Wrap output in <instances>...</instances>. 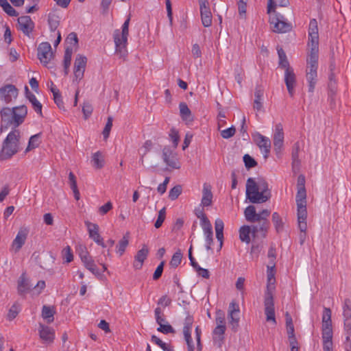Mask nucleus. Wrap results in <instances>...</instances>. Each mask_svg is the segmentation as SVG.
Segmentation results:
<instances>
[{
	"instance_id": "1",
	"label": "nucleus",
	"mask_w": 351,
	"mask_h": 351,
	"mask_svg": "<svg viewBox=\"0 0 351 351\" xmlns=\"http://www.w3.org/2000/svg\"><path fill=\"white\" fill-rule=\"evenodd\" d=\"M27 114V108L25 105L15 106L12 108L3 107L0 110V131L6 130L11 125L14 128L3 142L0 152V160H8L19 152L20 131L16 128L24 122Z\"/></svg>"
},
{
	"instance_id": "2",
	"label": "nucleus",
	"mask_w": 351,
	"mask_h": 351,
	"mask_svg": "<svg viewBox=\"0 0 351 351\" xmlns=\"http://www.w3.org/2000/svg\"><path fill=\"white\" fill-rule=\"evenodd\" d=\"M279 58L278 66L285 69V83L289 95L293 97L295 93V88L297 84L296 75L293 69L290 66L285 51L281 47L277 48Z\"/></svg>"
},
{
	"instance_id": "3",
	"label": "nucleus",
	"mask_w": 351,
	"mask_h": 351,
	"mask_svg": "<svg viewBox=\"0 0 351 351\" xmlns=\"http://www.w3.org/2000/svg\"><path fill=\"white\" fill-rule=\"evenodd\" d=\"M246 197H271V192L267 182L263 178H249L246 182Z\"/></svg>"
},
{
	"instance_id": "4",
	"label": "nucleus",
	"mask_w": 351,
	"mask_h": 351,
	"mask_svg": "<svg viewBox=\"0 0 351 351\" xmlns=\"http://www.w3.org/2000/svg\"><path fill=\"white\" fill-rule=\"evenodd\" d=\"M131 15L129 14L128 19L125 21L122 25V30H116L114 33V40L116 47V53L119 55L120 58H124L127 55V43L128 36L129 35V24Z\"/></svg>"
},
{
	"instance_id": "5",
	"label": "nucleus",
	"mask_w": 351,
	"mask_h": 351,
	"mask_svg": "<svg viewBox=\"0 0 351 351\" xmlns=\"http://www.w3.org/2000/svg\"><path fill=\"white\" fill-rule=\"evenodd\" d=\"M269 22L274 25L273 31L276 33H286L292 29L291 23L287 22L285 16L277 12L270 16Z\"/></svg>"
},
{
	"instance_id": "6",
	"label": "nucleus",
	"mask_w": 351,
	"mask_h": 351,
	"mask_svg": "<svg viewBox=\"0 0 351 351\" xmlns=\"http://www.w3.org/2000/svg\"><path fill=\"white\" fill-rule=\"evenodd\" d=\"M264 306L267 322H271L274 324H276L274 297L272 292L269 290L265 293Z\"/></svg>"
},
{
	"instance_id": "7",
	"label": "nucleus",
	"mask_w": 351,
	"mask_h": 351,
	"mask_svg": "<svg viewBox=\"0 0 351 351\" xmlns=\"http://www.w3.org/2000/svg\"><path fill=\"white\" fill-rule=\"evenodd\" d=\"M37 56L43 65L47 66L53 57L51 46L48 42L41 43L37 49Z\"/></svg>"
},
{
	"instance_id": "8",
	"label": "nucleus",
	"mask_w": 351,
	"mask_h": 351,
	"mask_svg": "<svg viewBox=\"0 0 351 351\" xmlns=\"http://www.w3.org/2000/svg\"><path fill=\"white\" fill-rule=\"evenodd\" d=\"M86 62L87 58L86 56L81 54H78L76 56L73 68V82H77L78 83L84 77Z\"/></svg>"
},
{
	"instance_id": "9",
	"label": "nucleus",
	"mask_w": 351,
	"mask_h": 351,
	"mask_svg": "<svg viewBox=\"0 0 351 351\" xmlns=\"http://www.w3.org/2000/svg\"><path fill=\"white\" fill-rule=\"evenodd\" d=\"M86 62L87 58L86 56L81 54H78L76 56L73 68V82H77L78 83L84 77Z\"/></svg>"
},
{
	"instance_id": "10",
	"label": "nucleus",
	"mask_w": 351,
	"mask_h": 351,
	"mask_svg": "<svg viewBox=\"0 0 351 351\" xmlns=\"http://www.w3.org/2000/svg\"><path fill=\"white\" fill-rule=\"evenodd\" d=\"M19 95L18 88L12 84H6L0 88V100L9 104L16 99Z\"/></svg>"
},
{
	"instance_id": "11",
	"label": "nucleus",
	"mask_w": 351,
	"mask_h": 351,
	"mask_svg": "<svg viewBox=\"0 0 351 351\" xmlns=\"http://www.w3.org/2000/svg\"><path fill=\"white\" fill-rule=\"evenodd\" d=\"M239 307L238 304L232 302L229 305L228 318L229 324L232 327V330L234 332L237 331L239 322Z\"/></svg>"
},
{
	"instance_id": "12",
	"label": "nucleus",
	"mask_w": 351,
	"mask_h": 351,
	"mask_svg": "<svg viewBox=\"0 0 351 351\" xmlns=\"http://www.w3.org/2000/svg\"><path fill=\"white\" fill-rule=\"evenodd\" d=\"M17 21L19 25L18 29L25 36L29 37L35 27V23L31 17L27 15L22 16L18 18Z\"/></svg>"
},
{
	"instance_id": "13",
	"label": "nucleus",
	"mask_w": 351,
	"mask_h": 351,
	"mask_svg": "<svg viewBox=\"0 0 351 351\" xmlns=\"http://www.w3.org/2000/svg\"><path fill=\"white\" fill-rule=\"evenodd\" d=\"M199 3L202 25L206 27H210L212 25V14L208 1L207 0H199Z\"/></svg>"
},
{
	"instance_id": "14",
	"label": "nucleus",
	"mask_w": 351,
	"mask_h": 351,
	"mask_svg": "<svg viewBox=\"0 0 351 351\" xmlns=\"http://www.w3.org/2000/svg\"><path fill=\"white\" fill-rule=\"evenodd\" d=\"M85 225L87 227L89 237L93 239L97 244L101 245L102 247H106V245L104 243L103 238L99 233V226L88 221H85Z\"/></svg>"
},
{
	"instance_id": "15",
	"label": "nucleus",
	"mask_w": 351,
	"mask_h": 351,
	"mask_svg": "<svg viewBox=\"0 0 351 351\" xmlns=\"http://www.w3.org/2000/svg\"><path fill=\"white\" fill-rule=\"evenodd\" d=\"M29 230L26 228H21L19 230L12 243V248L14 252H18L25 244L27 238Z\"/></svg>"
},
{
	"instance_id": "16",
	"label": "nucleus",
	"mask_w": 351,
	"mask_h": 351,
	"mask_svg": "<svg viewBox=\"0 0 351 351\" xmlns=\"http://www.w3.org/2000/svg\"><path fill=\"white\" fill-rule=\"evenodd\" d=\"M162 159L164 162L172 169H179L180 165L178 162L176 154L173 152L169 147H165L162 149Z\"/></svg>"
},
{
	"instance_id": "17",
	"label": "nucleus",
	"mask_w": 351,
	"mask_h": 351,
	"mask_svg": "<svg viewBox=\"0 0 351 351\" xmlns=\"http://www.w3.org/2000/svg\"><path fill=\"white\" fill-rule=\"evenodd\" d=\"M38 332L40 338L44 343L48 344L53 343L55 338V332L52 328L43 324H40Z\"/></svg>"
},
{
	"instance_id": "18",
	"label": "nucleus",
	"mask_w": 351,
	"mask_h": 351,
	"mask_svg": "<svg viewBox=\"0 0 351 351\" xmlns=\"http://www.w3.org/2000/svg\"><path fill=\"white\" fill-rule=\"evenodd\" d=\"M284 142V132L283 128L281 123L276 125L275 132L274 134V147L276 154L280 152L283 146Z\"/></svg>"
},
{
	"instance_id": "19",
	"label": "nucleus",
	"mask_w": 351,
	"mask_h": 351,
	"mask_svg": "<svg viewBox=\"0 0 351 351\" xmlns=\"http://www.w3.org/2000/svg\"><path fill=\"white\" fill-rule=\"evenodd\" d=\"M322 339L324 351H332V326H322Z\"/></svg>"
},
{
	"instance_id": "20",
	"label": "nucleus",
	"mask_w": 351,
	"mask_h": 351,
	"mask_svg": "<svg viewBox=\"0 0 351 351\" xmlns=\"http://www.w3.org/2000/svg\"><path fill=\"white\" fill-rule=\"evenodd\" d=\"M33 287L29 282V280L26 277L25 273H23L18 280L17 291L18 293L25 297V295L30 291Z\"/></svg>"
},
{
	"instance_id": "21",
	"label": "nucleus",
	"mask_w": 351,
	"mask_h": 351,
	"mask_svg": "<svg viewBox=\"0 0 351 351\" xmlns=\"http://www.w3.org/2000/svg\"><path fill=\"white\" fill-rule=\"evenodd\" d=\"M257 224L251 226L252 229V237L256 238L261 233V237L265 238L270 226L269 221H257Z\"/></svg>"
},
{
	"instance_id": "22",
	"label": "nucleus",
	"mask_w": 351,
	"mask_h": 351,
	"mask_svg": "<svg viewBox=\"0 0 351 351\" xmlns=\"http://www.w3.org/2000/svg\"><path fill=\"white\" fill-rule=\"evenodd\" d=\"M310 52L307 58L308 65L318 66L319 43H308Z\"/></svg>"
},
{
	"instance_id": "23",
	"label": "nucleus",
	"mask_w": 351,
	"mask_h": 351,
	"mask_svg": "<svg viewBox=\"0 0 351 351\" xmlns=\"http://www.w3.org/2000/svg\"><path fill=\"white\" fill-rule=\"evenodd\" d=\"M226 326H216L213 331V341L215 346L221 348L224 342Z\"/></svg>"
},
{
	"instance_id": "24",
	"label": "nucleus",
	"mask_w": 351,
	"mask_h": 351,
	"mask_svg": "<svg viewBox=\"0 0 351 351\" xmlns=\"http://www.w3.org/2000/svg\"><path fill=\"white\" fill-rule=\"evenodd\" d=\"M318 66L308 65L306 71V79L308 82V92L313 93L317 83V70Z\"/></svg>"
},
{
	"instance_id": "25",
	"label": "nucleus",
	"mask_w": 351,
	"mask_h": 351,
	"mask_svg": "<svg viewBox=\"0 0 351 351\" xmlns=\"http://www.w3.org/2000/svg\"><path fill=\"white\" fill-rule=\"evenodd\" d=\"M149 254V249L146 245H143L142 249L139 250L134 256V262L133 264L135 269H141L145 260L147 258Z\"/></svg>"
},
{
	"instance_id": "26",
	"label": "nucleus",
	"mask_w": 351,
	"mask_h": 351,
	"mask_svg": "<svg viewBox=\"0 0 351 351\" xmlns=\"http://www.w3.org/2000/svg\"><path fill=\"white\" fill-rule=\"evenodd\" d=\"M25 93L26 97L28 99L29 102L32 104V106L35 110V112L38 114L40 117H43L42 113V108L43 106L41 103L36 99V96L29 91L28 87L25 86Z\"/></svg>"
},
{
	"instance_id": "27",
	"label": "nucleus",
	"mask_w": 351,
	"mask_h": 351,
	"mask_svg": "<svg viewBox=\"0 0 351 351\" xmlns=\"http://www.w3.org/2000/svg\"><path fill=\"white\" fill-rule=\"evenodd\" d=\"M308 43H319L318 25L315 19H311L309 23Z\"/></svg>"
},
{
	"instance_id": "28",
	"label": "nucleus",
	"mask_w": 351,
	"mask_h": 351,
	"mask_svg": "<svg viewBox=\"0 0 351 351\" xmlns=\"http://www.w3.org/2000/svg\"><path fill=\"white\" fill-rule=\"evenodd\" d=\"M201 226L203 229L204 234L206 239V248L207 250H210L211 245L213 243V232L212 225L210 222L206 224H202Z\"/></svg>"
},
{
	"instance_id": "29",
	"label": "nucleus",
	"mask_w": 351,
	"mask_h": 351,
	"mask_svg": "<svg viewBox=\"0 0 351 351\" xmlns=\"http://www.w3.org/2000/svg\"><path fill=\"white\" fill-rule=\"evenodd\" d=\"M298 219L306 220V199H296Z\"/></svg>"
},
{
	"instance_id": "30",
	"label": "nucleus",
	"mask_w": 351,
	"mask_h": 351,
	"mask_svg": "<svg viewBox=\"0 0 351 351\" xmlns=\"http://www.w3.org/2000/svg\"><path fill=\"white\" fill-rule=\"evenodd\" d=\"M300 149V147L299 142H296L293 146L291 152L292 168L294 172L298 171L300 166V160L299 159Z\"/></svg>"
},
{
	"instance_id": "31",
	"label": "nucleus",
	"mask_w": 351,
	"mask_h": 351,
	"mask_svg": "<svg viewBox=\"0 0 351 351\" xmlns=\"http://www.w3.org/2000/svg\"><path fill=\"white\" fill-rule=\"evenodd\" d=\"M223 228L224 223L221 219H217L215 222V229L216 233V238L219 242V247L218 251L221 250L223 243Z\"/></svg>"
},
{
	"instance_id": "32",
	"label": "nucleus",
	"mask_w": 351,
	"mask_h": 351,
	"mask_svg": "<svg viewBox=\"0 0 351 351\" xmlns=\"http://www.w3.org/2000/svg\"><path fill=\"white\" fill-rule=\"evenodd\" d=\"M264 95V90L262 87L258 86L256 87L254 92V101L253 108L257 111L261 110L263 108V97Z\"/></svg>"
},
{
	"instance_id": "33",
	"label": "nucleus",
	"mask_w": 351,
	"mask_h": 351,
	"mask_svg": "<svg viewBox=\"0 0 351 351\" xmlns=\"http://www.w3.org/2000/svg\"><path fill=\"white\" fill-rule=\"evenodd\" d=\"M245 219L251 223H254L259 220L258 214L256 213L255 206H248L244 210Z\"/></svg>"
},
{
	"instance_id": "34",
	"label": "nucleus",
	"mask_w": 351,
	"mask_h": 351,
	"mask_svg": "<svg viewBox=\"0 0 351 351\" xmlns=\"http://www.w3.org/2000/svg\"><path fill=\"white\" fill-rule=\"evenodd\" d=\"M82 262L87 269L91 271L95 276H99L101 273L97 269L94 261L90 256L82 257Z\"/></svg>"
},
{
	"instance_id": "35",
	"label": "nucleus",
	"mask_w": 351,
	"mask_h": 351,
	"mask_svg": "<svg viewBox=\"0 0 351 351\" xmlns=\"http://www.w3.org/2000/svg\"><path fill=\"white\" fill-rule=\"evenodd\" d=\"M91 162L93 167L95 169H101L105 164L104 156L103 154L100 151L94 153L92 156Z\"/></svg>"
},
{
	"instance_id": "36",
	"label": "nucleus",
	"mask_w": 351,
	"mask_h": 351,
	"mask_svg": "<svg viewBox=\"0 0 351 351\" xmlns=\"http://www.w3.org/2000/svg\"><path fill=\"white\" fill-rule=\"evenodd\" d=\"M250 234L252 235V229L250 226H243L239 230V238L243 242L250 243Z\"/></svg>"
},
{
	"instance_id": "37",
	"label": "nucleus",
	"mask_w": 351,
	"mask_h": 351,
	"mask_svg": "<svg viewBox=\"0 0 351 351\" xmlns=\"http://www.w3.org/2000/svg\"><path fill=\"white\" fill-rule=\"evenodd\" d=\"M180 113V117L184 121H193V117L191 116V110L189 108L187 104L184 102H181L179 104Z\"/></svg>"
},
{
	"instance_id": "38",
	"label": "nucleus",
	"mask_w": 351,
	"mask_h": 351,
	"mask_svg": "<svg viewBox=\"0 0 351 351\" xmlns=\"http://www.w3.org/2000/svg\"><path fill=\"white\" fill-rule=\"evenodd\" d=\"M298 192L296 197H306L305 189V177L300 175L298 178L297 182Z\"/></svg>"
},
{
	"instance_id": "39",
	"label": "nucleus",
	"mask_w": 351,
	"mask_h": 351,
	"mask_svg": "<svg viewBox=\"0 0 351 351\" xmlns=\"http://www.w3.org/2000/svg\"><path fill=\"white\" fill-rule=\"evenodd\" d=\"M259 138L260 141L258 142V145L261 149H264V157L266 158L270 152L271 141L268 138L263 135H260Z\"/></svg>"
},
{
	"instance_id": "40",
	"label": "nucleus",
	"mask_w": 351,
	"mask_h": 351,
	"mask_svg": "<svg viewBox=\"0 0 351 351\" xmlns=\"http://www.w3.org/2000/svg\"><path fill=\"white\" fill-rule=\"evenodd\" d=\"M49 29L51 32H56L60 25V18L54 13H49L47 19Z\"/></svg>"
},
{
	"instance_id": "41",
	"label": "nucleus",
	"mask_w": 351,
	"mask_h": 351,
	"mask_svg": "<svg viewBox=\"0 0 351 351\" xmlns=\"http://www.w3.org/2000/svg\"><path fill=\"white\" fill-rule=\"evenodd\" d=\"M272 222L277 233H280L284 229V222L280 215L275 212L272 214Z\"/></svg>"
},
{
	"instance_id": "42",
	"label": "nucleus",
	"mask_w": 351,
	"mask_h": 351,
	"mask_svg": "<svg viewBox=\"0 0 351 351\" xmlns=\"http://www.w3.org/2000/svg\"><path fill=\"white\" fill-rule=\"evenodd\" d=\"M0 6L3 8V11L10 16H17L19 15V13L7 0H0Z\"/></svg>"
},
{
	"instance_id": "43",
	"label": "nucleus",
	"mask_w": 351,
	"mask_h": 351,
	"mask_svg": "<svg viewBox=\"0 0 351 351\" xmlns=\"http://www.w3.org/2000/svg\"><path fill=\"white\" fill-rule=\"evenodd\" d=\"M55 311L53 307H50L46 305L43 306L42 309V317L43 319H47V323H51L53 321V315Z\"/></svg>"
},
{
	"instance_id": "44",
	"label": "nucleus",
	"mask_w": 351,
	"mask_h": 351,
	"mask_svg": "<svg viewBox=\"0 0 351 351\" xmlns=\"http://www.w3.org/2000/svg\"><path fill=\"white\" fill-rule=\"evenodd\" d=\"M331 310L324 307L322 315V326H332Z\"/></svg>"
},
{
	"instance_id": "45",
	"label": "nucleus",
	"mask_w": 351,
	"mask_h": 351,
	"mask_svg": "<svg viewBox=\"0 0 351 351\" xmlns=\"http://www.w3.org/2000/svg\"><path fill=\"white\" fill-rule=\"evenodd\" d=\"M129 243V234L126 233L123 237L119 241L118 245H117V252L120 254V255H122L125 250L126 247L128 246Z\"/></svg>"
},
{
	"instance_id": "46",
	"label": "nucleus",
	"mask_w": 351,
	"mask_h": 351,
	"mask_svg": "<svg viewBox=\"0 0 351 351\" xmlns=\"http://www.w3.org/2000/svg\"><path fill=\"white\" fill-rule=\"evenodd\" d=\"M274 266H271V267H269V266H267V291H268L269 290L270 291H271V285H274L275 282H276V279H275V277H274Z\"/></svg>"
},
{
	"instance_id": "47",
	"label": "nucleus",
	"mask_w": 351,
	"mask_h": 351,
	"mask_svg": "<svg viewBox=\"0 0 351 351\" xmlns=\"http://www.w3.org/2000/svg\"><path fill=\"white\" fill-rule=\"evenodd\" d=\"M195 214L197 218L200 219V225L210 223V221L207 218L206 215L204 212V208L199 206L195 209Z\"/></svg>"
},
{
	"instance_id": "48",
	"label": "nucleus",
	"mask_w": 351,
	"mask_h": 351,
	"mask_svg": "<svg viewBox=\"0 0 351 351\" xmlns=\"http://www.w3.org/2000/svg\"><path fill=\"white\" fill-rule=\"evenodd\" d=\"M69 184L74 195V197H80V192L77 187V182L75 175L70 172L69 175Z\"/></svg>"
},
{
	"instance_id": "49",
	"label": "nucleus",
	"mask_w": 351,
	"mask_h": 351,
	"mask_svg": "<svg viewBox=\"0 0 351 351\" xmlns=\"http://www.w3.org/2000/svg\"><path fill=\"white\" fill-rule=\"evenodd\" d=\"M182 258V254L181 253L180 250H178L172 256L171 259L169 263V265L172 267L176 268L181 263Z\"/></svg>"
},
{
	"instance_id": "50",
	"label": "nucleus",
	"mask_w": 351,
	"mask_h": 351,
	"mask_svg": "<svg viewBox=\"0 0 351 351\" xmlns=\"http://www.w3.org/2000/svg\"><path fill=\"white\" fill-rule=\"evenodd\" d=\"M40 135H41V134L38 133V134L33 135L30 137V138L29 140V143H28V146L26 149V152H28L30 149H34L39 145V144H40L39 139H40Z\"/></svg>"
},
{
	"instance_id": "51",
	"label": "nucleus",
	"mask_w": 351,
	"mask_h": 351,
	"mask_svg": "<svg viewBox=\"0 0 351 351\" xmlns=\"http://www.w3.org/2000/svg\"><path fill=\"white\" fill-rule=\"evenodd\" d=\"M335 95H336V90H335V83H332V82H329L328 84V101L330 103L331 106L335 105Z\"/></svg>"
},
{
	"instance_id": "52",
	"label": "nucleus",
	"mask_w": 351,
	"mask_h": 351,
	"mask_svg": "<svg viewBox=\"0 0 351 351\" xmlns=\"http://www.w3.org/2000/svg\"><path fill=\"white\" fill-rule=\"evenodd\" d=\"M158 324L159 325V327L157 328V330L160 332H162L163 334H169V333L174 334L176 332L175 329L167 322H166V324L160 323Z\"/></svg>"
},
{
	"instance_id": "53",
	"label": "nucleus",
	"mask_w": 351,
	"mask_h": 351,
	"mask_svg": "<svg viewBox=\"0 0 351 351\" xmlns=\"http://www.w3.org/2000/svg\"><path fill=\"white\" fill-rule=\"evenodd\" d=\"M73 54V47H67L64 51L63 65L70 66Z\"/></svg>"
},
{
	"instance_id": "54",
	"label": "nucleus",
	"mask_w": 351,
	"mask_h": 351,
	"mask_svg": "<svg viewBox=\"0 0 351 351\" xmlns=\"http://www.w3.org/2000/svg\"><path fill=\"white\" fill-rule=\"evenodd\" d=\"M343 310L344 319L351 318V300L350 299L345 300Z\"/></svg>"
},
{
	"instance_id": "55",
	"label": "nucleus",
	"mask_w": 351,
	"mask_h": 351,
	"mask_svg": "<svg viewBox=\"0 0 351 351\" xmlns=\"http://www.w3.org/2000/svg\"><path fill=\"white\" fill-rule=\"evenodd\" d=\"M165 208H162L161 210L158 212V218L154 223V226L156 228H159L162 225V223L164 222L165 219Z\"/></svg>"
},
{
	"instance_id": "56",
	"label": "nucleus",
	"mask_w": 351,
	"mask_h": 351,
	"mask_svg": "<svg viewBox=\"0 0 351 351\" xmlns=\"http://www.w3.org/2000/svg\"><path fill=\"white\" fill-rule=\"evenodd\" d=\"M215 322L217 326H226V317L225 313L221 310L216 311Z\"/></svg>"
},
{
	"instance_id": "57",
	"label": "nucleus",
	"mask_w": 351,
	"mask_h": 351,
	"mask_svg": "<svg viewBox=\"0 0 351 351\" xmlns=\"http://www.w3.org/2000/svg\"><path fill=\"white\" fill-rule=\"evenodd\" d=\"M113 119L112 117H108L105 128L102 132L104 138L107 139L110 135L111 128L112 127Z\"/></svg>"
},
{
	"instance_id": "58",
	"label": "nucleus",
	"mask_w": 351,
	"mask_h": 351,
	"mask_svg": "<svg viewBox=\"0 0 351 351\" xmlns=\"http://www.w3.org/2000/svg\"><path fill=\"white\" fill-rule=\"evenodd\" d=\"M154 315L157 324L166 322L164 313L160 306H158L155 308Z\"/></svg>"
},
{
	"instance_id": "59",
	"label": "nucleus",
	"mask_w": 351,
	"mask_h": 351,
	"mask_svg": "<svg viewBox=\"0 0 351 351\" xmlns=\"http://www.w3.org/2000/svg\"><path fill=\"white\" fill-rule=\"evenodd\" d=\"M243 162L247 169H251L257 165L256 161L249 154H245L243 156Z\"/></svg>"
},
{
	"instance_id": "60",
	"label": "nucleus",
	"mask_w": 351,
	"mask_h": 351,
	"mask_svg": "<svg viewBox=\"0 0 351 351\" xmlns=\"http://www.w3.org/2000/svg\"><path fill=\"white\" fill-rule=\"evenodd\" d=\"M235 132L236 128L232 125L229 128L221 130V136L222 138L227 139L232 137L235 134Z\"/></svg>"
},
{
	"instance_id": "61",
	"label": "nucleus",
	"mask_w": 351,
	"mask_h": 351,
	"mask_svg": "<svg viewBox=\"0 0 351 351\" xmlns=\"http://www.w3.org/2000/svg\"><path fill=\"white\" fill-rule=\"evenodd\" d=\"M66 42L71 45V47H77L78 45V38L77 34L75 32L70 33L67 38H66Z\"/></svg>"
},
{
	"instance_id": "62",
	"label": "nucleus",
	"mask_w": 351,
	"mask_h": 351,
	"mask_svg": "<svg viewBox=\"0 0 351 351\" xmlns=\"http://www.w3.org/2000/svg\"><path fill=\"white\" fill-rule=\"evenodd\" d=\"M165 263V262L163 261L156 267V269L153 274V279L154 280H157L161 277L162 272H163Z\"/></svg>"
},
{
	"instance_id": "63",
	"label": "nucleus",
	"mask_w": 351,
	"mask_h": 351,
	"mask_svg": "<svg viewBox=\"0 0 351 351\" xmlns=\"http://www.w3.org/2000/svg\"><path fill=\"white\" fill-rule=\"evenodd\" d=\"M62 253L66 263H70L73 260V255L71 249L69 245L63 249Z\"/></svg>"
},
{
	"instance_id": "64",
	"label": "nucleus",
	"mask_w": 351,
	"mask_h": 351,
	"mask_svg": "<svg viewBox=\"0 0 351 351\" xmlns=\"http://www.w3.org/2000/svg\"><path fill=\"white\" fill-rule=\"evenodd\" d=\"M93 107L89 103H84L82 112L85 119H87L93 112Z\"/></svg>"
}]
</instances>
